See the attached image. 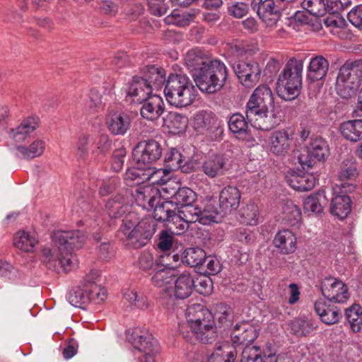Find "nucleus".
<instances>
[{
  "instance_id": "c756f323",
  "label": "nucleus",
  "mask_w": 362,
  "mask_h": 362,
  "mask_svg": "<svg viewBox=\"0 0 362 362\" xmlns=\"http://www.w3.org/2000/svg\"><path fill=\"white\" fill-rule=\"evenodd\" d=\"M329 68L328 61L322 56L311 59L308 69L307 77L311 81L322 79L327 74Z\"/></svg>"
},
{
  "instance_id": "4be33fe9",
  "label": "nucleus",
  "mask_w": 362,
  "mask_h": 362,
  "mask_svg": "<svg viewBox=\"0 0 362 362\" xmlns=\"http://www.w3.org/2000/svg\"><path fill=\"white\" fill-rule=\"evenodd\" d=\"M140 110L141 115L146 119L154 121L158 119L164 111V103L161 97L152 94L146 100Z\"/></svg>"
},
{
  "instance_id": "864d4df0",
  "label": "nucleus",
  "mask_w": 362,
  "mask_h": 362,
  "mask_svg": "<svg viewBox=\"0 0 362 362\" xmlns=\"http://www.w3.org/2000/svg\"><path fill=\"white\" fill-rule=\"evenodd\" d=\"M146 167L138 165V168H132L127 170L125 173L127 182H134L135 185H140L146 182Z\"/></svg>"
},
{
  "instance_id": "1a4fd4ad",
  "label": "nucleus",
  "mask_w": 362,
  "mask_h": 362,
  "mask_svg": "<svg viewBox=\"0 0 362 362\" xmlns=\"http://www.w3.org/2000/svg\"><path fill=\"white\" fill-rule=\"evenodd\" d=\"M46 245L42 249V260L48 269L59 272L71 271L78 266V259L73 254L66 252L63 247L54 244Z\"/></svg>"
},
{
  "instance_id": "f704fd0d",
  "label": "nucleus",
  "mask_w": 362,
  "mask_h": 362,
  "mask_svg": "<svg viewBox=\"0 0 362 362\" xmlns=\"http://www.w3.org/2000/svg\"><path fill=\"white\" fill-rule=\"evenodd\" d=\"M37 243L38 240L35 234L25 230L16 233L13 240L15 247L26 252H33Z\"/></svg>"
},
{
  "instance_id": "6e6552de",
  "label": "nucleus",
  "mask_w": 362,
  "mask_h": 362,
  "mask_svg": "<svg viewBox=\"0 0 362 362\" xmlns=\"http://www.w3.org/2000/svg\"><path fill=\"white\" fill-rule=\"evenodd\" d=\"M358 66L357 62H347L339 69L335 89L340 98L350 99L358 92L361 85V72Z\"/></svg>"
},
{
  "instance_id": "72a5a7b5",
  "label": "nucleus",
  "mask_w": 362,
  "mask_h": 362,
  "mask_svg": "<svg viewBox=\"0 0 362 362\" xmlns=\"http://www.w3.org/2000/svg\"><path fill=\"white\" fill-rule=\"evenodd\" d=\"M37 127V122L33 117H28L21 122L16 128L10 130L9 136L17 142L23 141Z\"/></svg>"
},
{
  "instance_id": "cd10ccee",
  "label": "nucleus",
  "mask_w": 362,
  "mask_h": 362,
  "mask_svg": "<svg viewBox=\"0 0 362 362\" xmlns=\"http://www.w3.org/2000/svg\"><path fill=\"white\" fill-rule=\"evenodd\" d=\"M339 132L347 141L357 142L362 140V119L348 120L341 123Z\"/></svg>"
},
{
  "instance_id": "09e8293b",
  "label": "nucleus",
  "mask_w": 362,
  "mask_h": 362,
  "mask_svg": "<svg viewBox=\"0 0 362 362\" xmlns=\"http://www.w3.org/2000/svg\"><path fill=\"white\" fill-rule=\"evenodd\" d=\"M153 216L154 219L159 221H165L167 223L173 214L175 207L169 199L162 202L156 203L154 206Z\"/></svg>"
},
{
  "instance_id": "4468645a",
  "label": "nucleus",
  "mask_w": 362,
  "mask_h": 362,
  "mask_svg": "<svg viewBox=\"0 0 362 362\" xmlns=\"http://www.w3.org/2000/svg\"><path fill=\"white\" fill-rule=\"evenodd\" d=\"M232 67L241 83L245 87H252L259 81L261 69L256 62H236L232 64Z\"/></svg>"
},
{
  "instance_id": "7c9ffc66",
  "label": "nucleus",
  "mask_w": 362,
  "mask_h": 362,
  "mask_svg": "<svg viewBox=\"0 0 362 362\" xmlns=\"http://www.w3.org/2000/svg\"><path fill=\"white\" fill-rule=\"evenodd\" d=\"M289 185L300 192L309 191L315 185V178L311 174L292 173L287 177Z\"/></svg>"
},
{
  "instance_id": "c03bdc74",
  "label": "nucleus",
  "mask_w": 362,
  "mask_h": 362,
  "mask_svg": "<svg viewBox=\"0 0 362 362\" xmlns=\"http://www.w3.org/2000/svg\"><path fill=\"white\" fill-rule=\"evenodd\" d=\"M216 119L211 112L199 111L194 118V127L197 131L203 132L210 129L215 124Z\"/></svg>"
},
{
  "instance_id": "bf43d9fd",
  "label": "nucleus",
  "mask_w": 362,
  "mask_h": 362,
  "mask_svg": "<svg viewBox=\"0 0 362 362\" xmlns=\"http://www.w3.org/2000/svg\"><path fill=\"white\" fill-rule=\"evenodd\" d=\"M88 286V294L90 296V303H100L107 298V291L104 288L97 284H86Z\"/></svg>"
},
{
  "instance_id": "338daca9",
  "label": "nucleus",
  "mask_w": 362,
  "mask_h": 362,
  "mask_svg": "<svg viewBox=\"0 0 362 362\" xmlns=\"http://www.w3.org/2000/svg\"><path fill=\"white\" fill-rule=\"evenodd\" d=\"M228 11L230 16L240 18L247 13L248 6L243 2H235L228 6Z\"/></svg>"
},
{
  "instance_id": "e433bc0d",
  "label": "nucleus",
  "mask_w": 362,
  "mask_h": 362,
  "mask_svg": "<svg viewBox=\"0 0 362 362\" xmlns=\"http://www.w3.org/2000/svg\"><path fill=\"white\" fill-rule=\"evenodd\" d=\"M330 211L339 219L346 218L351 212V199L347 195L334 197L331 202Z\"/></svg>"
},
{
  "instance_id": "9d476101",
  "label": "nucleus",
  "mask_w": 362,
  "mask_h": 362,
  "mask_svg": "<svg viewBox=\"0 0 362 362\" xmlns=\"http://www.w3.org/2000/svg\"><path fill=\"white\" fill-rule=\"evenodd\" d=\"M126 334L134 348L144 354L140 362H157L158 343L146 329L136 327L128 329Z\"/></svg>"
},
{
  "instance_id": "e2e57ef3",
  "label": "nucleus",
  "mask_w": 362,
  "mask_h": 362,
  "mask_svg": "<svg viewBox=\"0 0 362 362\" xmlns=\"http://www.w3.org/2000/svg\"><path fill=\"white\" fill-rule=\"evenodd\" d=\"M136 264L141 270L151 269L156 264L152 252L149 250L143 251L139 255Z\"/></svg>"
},
{
  "instance_id": "5fc2aeb1",
  "label": "nucleus",
  "mask_w": 362,
  "mask_h": 362,
  "mask_svg": "<svg viewBox=\"0 0 362 362\" xmlns=\"http://www.w3.org/2000/svg\"><path fill=\"white\" fill-rule=\"evenodd\" d=\"M231 308L226 304L220 303L216 307L215 317L218 319L220 324L225 327L230 325L233 320Z\"/></svg>"
},
{
  "instance_id": "f257e3e1",
  "label": "nucleus",
  "mask_w": 362,
  "mask_h": 362,
  "mask_svg": "<svg viewBox=\"0 0 362 362\" xmlns=\"http://www.w3.org/2000/svg\"><path fill=\"white\" fill-rule=\"evenodd\" d=\"M185 60L202 92L214 93L223 86L227 78L226 67L223 63L207 57L198 49L187 52Z\"/></svg>"
},
{
  "instance_id": "5701e85b",
  "label": "nucleus",
  "mask_w": 362,
  "mask_h": 362,
  "mask_svg": "<svg viewBox=\"0 0 362 362\" xmlns=\"http://www.w3.org/2000/svg\"><path fill=\"white\" fill-rule=\"evenodd\" d=\"M292 139V135L288 130L275 131L272 133L269 138V149L276 155H284L289 150Z\"/></svg>"
},
{
  "instance_id": "a18cd8bd",
  "label": "nucleus",
  "mask_w": 362,
  "mask_h": 362,
  "mask_svg": "<svg viewBox=\"0 0 362 362\" xmlns=\"http://www.w3.org/2000/svg\"><path fill=\"white\" fill-rule=\"evenodd\" d=\"M259 209L256 204L250 202L240 209V222L249 226H255L258 223Z\"/></svg>"
},
{
  "instance_id": "4c0bfd02",
  "label": "nucleus",
  "mask_w": 362,
  "mask_h": 362,
  "mask_svg": "<svg viewBox=\"0 0 362 362\" xmlns=\"http://www.w3.org/2000/svg\"><path fill=\"white\" fill-rule=\"evenodd\" d=\"M327 199L324 191H319L316 194L308 197L303 202L305 212L320 214L327 204Z\"/></svg>"
},
{
  "instance_id": "79ce46f5",
  "label": "nucleus",
  "mask_w": 362,
  "mask_h": 362,
  "mask_svg": "<svg viewBox=\"0 0 362 362\" xmlns=\"http://www.w3.org/2000/svg\"><path fill=\"white\" fill-rule=\"evenodd\" d=\"M206 253L202 249L189 247L184 251L182 261L192 267H204V260L206 259Z\"/></svg>"
},
{
  "instance_id": "680f3d73",
  "label": "nucleus",
  "mask_w": 362,
  "mask_h": 362,
  "mask_svg": "<svg viewBox=\"0 0 362 362\" xmlns=\"http://www.w3.org/2000/svg\"><path fill=\"white\" fill-rule=\"evenodd\" d=\"M173 234V232L166 230H163L160 233L158 247L161 251H168L172 248L175 241Z\"/></svg>"
},
{
  "instance_id": "c85d7f7f",
  "label": "nucleus",
  "mask_w": 362,
  "mask_h": 362,
  "mask_svg": "<svg viewBox=\"0 0 362 362\" xmlns=\"http://www.w3.org/2000/svg\"><path fill=\"white\" fill-rule=\"evenodd\" d=\"M130 123V117L125 113L112 114L107 120L109 130L115 135H124L129 129Z\"/></svg>"
},
{
  "instance_id": "6ab92c4d",
  "label": "nucleus",
  "mask_w": 362,
  "mask_h": 362,
  "mask_svg": "<svg viewBox=\"0 0 362 362\" xmlns=\"http://www.w3.org/2000/svg\"><path fill=\"white\" fill-rule=\"evenodd\" d=\"M204 173L210 178L223 175L228 170V159L224 155L214 154L205 158L202 164Z\"/></svg>"
},
{
  "instance_id": "6e6d98bb",
  "label": "nucleus",
  "mask_w": 362,
  "mask_h": 362,
  "mask_svg": "<svg viewBox=\"0 0 362 362\" xmlns=\"http://www.w3.org/2000/svg\"><path fill=\"white\" fill-rule=\"evenodd\" d=\"M184 161L182 155L175 148L168 152L165 158L166 165L170 171L180 168Z\"/></svg>"
},
{
  "instance_id": "3c124183",
  "label": "nucleus",
  "mask_w": 362,
  "mask_h": 362,
  "mask_svg": "<svg viewBox=\"0 0 362 362\" xmlns=\"http://www.w3.org/2000/svg\"><path fill=\"white\" fill-rule=\"evenodd\" d=\"M167 226L174 233L180 234L184 233L189 228V225L185 218L180 216V214L177 211L176 207H175V210Z\"/></svg>"
},
{
  "instance_id": "49530a36",
  "label": "nucleus",
  "mask_w": 362,
  "mask_h": 362,
  "mask_svg": "<svg viewBox=\"0 0 362 362\" xmlns=\"http://www.w3.org/2000/svg\"><path fill=\"white\" fill-rule=\"evenodd\" d=\"M345 315L351 329L354 332L361 331L362 328V308L359 305H354L346 309Z\"/></svg>"
},
{
  "instance_id": "a19ab883",
  "label": "nucleus",
  "mask_w": 362,
  "mask_h": 362,
  "mask_svg": "<svg viewBox=\"0 0 362 362\" xmlns=\"http://www.w3.org/2000/svg\"><path fill=\"white\" fill-rule=\"evenodd\" d=\"M170 170L168 168L146 167V181L151 182L153 185H163V187H165L169 182H174L170 180Z\"/></svg>"
},
{
  "instance_id": "603ef678",
  "label": "nucleus",
  "mask_w": 362,
  "mask_h": 362,
  "mask_svg": "<svg viewBox=\"0 0 362 362\" xmlns=\"http://www.w3.org/2000/svg\"><path fill=\"white\" fill-rule=\"evenodd\" d=\"M165 124L174 131H181L187 127V119L177 113L170 112L164 119Z\"/></svg>"
},
{
  "instance_id": "37998d69",
  "label": "nucleus",
  "mask_w": 362,
  "mask_h": 362,
  "mask_svg": "<svg viewBox=\"0 0 362 362\" xmlns=\"http://www.w3.org/2000/svg\"><path fill=\"white\" fill-rule=\"evenodd\" d=\"M283 218L288 224L294 226L301 219V211L300 208L292 201H286L282 206Z\"/></svg>"
},
{
  "instance_id": "423d86ee",
  "label": "nucleus",
  "mask_w": 362,
  "mask_h": 362,
  "mask_svg": "<svg viewBox=\"0 0 362 362\" xmlns=\"http://www.w3.org/2000/svg\"><path fill=\"white\" fill-rule=\"evenodd\" d=\"M156 231V224L151 218H144L137 222L136 214L129 213L122 220L119 233L126 238L128 245L137 249L149 241Z\"/></svg>"
},
{
  "instance_id": "ea45409f",
  "label": "nucleus",
  "mask_w": 362,
  "mask_h": 362,
  "mask_svg": "<svg viewBox=\"0 0 362 362\" xmlns=\"http://www.w3.org/2000/svg\"><path fill=\"white\" fill-rule=\"evenodd\" d=\"M88 286L86 284L81 285L71 289L68 294L67 299L69 303L77 308H83L90 303V296L88 294Z\"/></svg>"
},
{
  "instance_id": "69168bd1",
  "label": "nucleus",
  "mask_w": 362,
  "mask_h": 362,
  "mask_svg": "<svg viewBox=\"0 0 362 362\" xmlns=\"http://www.w3.org/2000/svg\"><path fill=\"white\" fill-rule=\"evenodd\" d=\"M150 13L156 16H162L167 13L168 6L165 0H150L149 1Z\"/></svg>"
},
{
  "instance_id": "8fccbe9b",
  "label": "nucleus",
  "mask_w": 362,
  "mask_h": 362,
  "mask_svg": "<svg viewBox=\"0 0 362 362\" xmlns=\"http://www.w3.org/2000/svg\"><path fill=\"white\" fill-rule=\"evenodd\" d=\"M302 7L315 16H322L327 11H332L325 0H303Z\"/></svg>"
},
{
  "instance_id": "39448f33",
  "label": "nucleus",
  "mask_w": 362,
  "mask_h": 362,
  "mask_svg": "<svg viewBox=\"0 0 362 362\" xmlns=\"http://www.w3.org/2000/svg\"><path fill=\"white\" fill-rule=\"evenodd\" d=\"M184 310L188 325L196 338L204 344L214 341L217 335L212 313L200 304H194Z\"/></svg>"
},
{
  "instance_id": "f03ea898",
  "label": "nucleus",
  "mask_w": 362,
  "mask_h": 362,
  "mask_svg": "<svg viewBox=\"0 0 362 362\" xmlns=\"http://www.w3.org/2000/svg\"><path fill=\"white\" fill-rule=\"evenodd\" d=\"M246 117L258 129L269 131L280 122L279 108L275 107L270 88L261 85L253 91L246 105Z\"/></svg>"
},
{
  "instance_id": "2f4dec72",
  "label": "nucleus",
  "mask_w": 362,
  "mask_h": 362,
  "mask_svg": "<svg viewBox=\"0 0 362 362\" xmlns=\"http://www.w3.org/2000/svg\"><path fill=\"white\" fill-rule=\"evenodd\" d=\"M123 300L131 310L139 309L144 310L148 308L147 298L134 288L123 290Z\"/></svg>"
},
{
  "instance_id": "0eeeda50",
  "label": "nucleus",
  "mask_w": 362,
  "mask_h": 362,
  "mask_svg": "<svg viewBox=\"0 0 362 362\" xmlns=\"http://www.w3.org/2000/svg\"><path fill=\"white\" fill-rule=\"evenodd\" d=\"M303 63L301 60L291 59L279 76L276 91L285 100H292L300 94L302 85Z\"/></svg>"
},
{
  "instance_id": "4d7b16f0",
  "label": "nucleus",
  "mask_w": 362,
  "mask_h": 362,
  "mask_svg": "<svg viewBox=\"0 0 362 362\" xmlns=\"http://www.w3.org/2000/svg\"><path fill=\"white\" fill-rule=\"evenodd\" d=\"M177 211L180 214L186 221L189 224L196 222H199V207L194 206L192 204L183 206L177 209Z\"/></svg>"
},
{
  "instance_id": "412c9836",
  "label": "nucleus",
  "mask_w": 362,
  "mask_h": 362,
  "mask_svg": "<svg viewBox=\"0 0 362 362\" xmlns=\"http://www.w3.org/2000/svg\"><path fill=\"white\" fill-rule=\"evenodd\" d=\"M240 192L233 186L224 187L220 192L219 206L225 214H230L235 211L240 204Z\"/></svg>"
},
{
  "instance_id": "a878e982",
  "label": "nucleus",
  "mask_w": 362,
  "mask_h": 362,
  "mask_svg": "<svg viewBox=\"0 0 362 362\" xmlns=\"http://www.w3.org/2000/svg\"><path fill=\"white\" fill-rule=\"evenodd\" d=\"M256 337L255 329L248 323L237 324L231 333V340L235 344H247Z\"/></svg>"
},
{
  "instance_id": "052dcab7",
  "label": "nucleus",
  "mask_w": 362,
  "mask_h": 362,
  "mask_svg": "<svg viewBox=\"0 0 362 362\" xmlns=\"http://www.w3.org/2000/svg\"><path fill=\"white\" fill-rule=\"evenodd\" d=\"M241 362H262L260 349L256 346H247L242 352Z\"/></svg>"
},
{
  "instance_id": "774afa93",
  "label": "nucleus",
  "mask_w": 362,
  "mask_h": 362,
  "mask_svg": "<svg viewBox=\"0 0 362 362\" xmlns=\"http://www.w3.org/2000/svg\"><path fill=\"white\" fill-rule=\"evenodd\" d=\"M224 354L216 351L209 357L207 362H234L236 354L233 351H225Z\"/></svg>"
},
{
  "instance_id": "ddd939ff",
  "label": "nucleus",
  "mask_w": 362,
  "mask_h": 362,
  "mask_svg": "<svg viewBox=\"0 0 362 362\" xmlns=\"http://www.w3.org/2000/svg\"><path fill=\"white\" fill-rule=\"evenodd\" d=\"M162 191L166 194V199H169L176 209L180 206H187L192 204L196 199L197 194L188 187H180L175 182H171L167 184L165 187H162Z\"/></svg>"
},
{
  "instance_id": "f8f14e48",
  "label": "nucleus",
  "mask_w": 362,
  "mask_h": 362,
  "mask_svg": "<svg viewBox=\"0 0 362 362\" xmlns=\"http://www.w3.org/2000/svg\"><path fill=\"white\" fill-rule=\"evenodd\" d=\"M329 154L327 141L322 138H315L311 141L308 152L300 154L298 163L303 170H308L317 162L324 160Z\"/></svg>"
},
{
  "instance_id": "dca6fc26",
  "label": "nucleus",
  "mask_w": 362,
  "mask_h": 362,
  "mask_svg": "<svg viewBox=\"0 0 362 362\" xmlns=\"http://www.w3.org/2000/svg\"><path fill=\"white\" fill-rule=\"evenodd\" d=\"M322 293L328 300L333 303H344L349 296L346 286L335 278H325L321 286Z\"/></svg>"
},
{
  "instance_id": "c9c22d12",
  "label": "nucleus",
  "mask_w": 362,
  "mask_h": 362,
  "mask_svg": "<svg viewBox=\"0 0 362 362\" xmlns=\"http://www.w3.org/2000/svg\"><path fill=\"white\" fill-rule=\"evenodd\" d=\"M45 148V143L42 140H35L28 146H17L16 156L23 159H33L40 156Z\"/></svg>"
},
{
  "instance_id": "bb28decb",
  "label": "nucleus",
  "mask_w": 362,
  "mask_h": 362,
  "mask_svg": "<svg viewBox=\"0 0 362 362\" xmlns=\"http://www.w3.org/2000/svg\"><path fill=\"white\" fill-rule=\"evenodd\" d=\"M315 310L321 321L326 325L337 323L341 317L339 310L327 305L324 299H320L315 303Z\"/></svg>"
},
{
  "instance_id": "9b49d317",
  "label": "nucleus",
  "mask_w": 362,
  "mask_h": 362,
  "mask_svg": "<svg viewBox=\"0 0 362 362\" xmlns=\"http://www.w3.org/2000/svg\"><path fill=\"white\" fill-rule=\"evenodd\" d=\"M162 153L161 144L154 139L141 141L133 150L134 160L138 165L144 167L151 166L161 158Z\"/></svg>"
},
{
  "instance_id": "aec40b11",
  "label": "nucleus",
  "mask_w": 362,
  "mask_h": 362,
  "mask_svg": "<svg viewBox=\"0 0 362 362\" xmlns=\"http://www.w3.org/2000/svg\"><path fill=\"white\" fill-rule=\"evenodd\" d=\"M136 202L143 209H153L160 198L158 189L148 185L138 187L134 194Z\"/></svg>"
},
{
  "instance_id": "de8ad7c7",
  "label": "nucleus",
  "mask_w": 362,
  "mask_h": 362,
  "mask_svg": "<svg viewBox=\"0 0 362 362\" xmlns=\"http://www.w3.org/2000/svg\"><path fill=\"white\" fill-rule=\"evenodd\" d=\"M103 105V98L100 92L96 89L90 91L88 97L81 105L86 113H92L98 111Z\"/></svg>"
},
{
  "instance_id": "20e7f679",
  "label": "nucleus",
  "mask_w": 362,
  "mask_h": 362,
  "mask_svg": "<svg viewBox=\"0 0 362 362\" xmlns=\"http://www.w3.org/2000/svg\"><path fill=\"white\" fill-rule=\"evenodd\" d=\"M164 94L172 106L182 108L193 103L197 96L196 87L188 76L182 74H171L165 81Z\"/></svg>"
},
{
  "instance_id": "13d9d810",
  "label": "nucleus",
  "mask_w": 362,
  "mask_h": 362,
  "mask_svg": "<svg viewBox=\"0 0 362 362\" xmlns=\"http://www.w3.org/2000/svg\"><path fill=\"white\" fill-rule=\"evenodd\" d=\"M314 328L315 327L311 321L306 318L296 319L291 322V329L298 335H305Z\"/></svg>"
},
{
  "instance_id": "7ed1b4c3",
  "label": "nucleus",
  "mask_w": 362,
  "mask_h": 362,
  "mask_svg": "<svg viewBox=\"0 0 362 362\" xmlns=\"http://www.w3.org/2000/svg\"><path fill=\"white\" fill-rule=\"evenodd\" d=\"M165 81V71L153 65L146 66L142 76H134L127 88V96L132 102L142 103L153 90L162 88Z\"/></svg>"
},
{
  "instance_id": "393cba45",
  "label": "nucleus",
  "mask_w": 362,
  "mask_h": 362,
  "mask_svg": "<svg viewBox=\"0 0 362 362\" xmlns=\"http://www.w3.org/2000/svg\"><path fill=\"white\" fill-rule=\"evenodd\" d=\"M273 243L280 253L291 254L296 249V237L290 230H282L275 235Z\"/></svg>"
},
{
  "instance_id": "f3484780",
  "label": "nucleus",
  "mask_w": 362,
  "mask_h": 362,
  "mask_svg": "<svg viewBox=\"0 0 362 362\" xmlns=\"http://www.w3.org/2000/svg\"><path fill=\"white\" fill-rule=\"evenodd\" d=\"M252 6L267 27H274L281 18V13L274 0H252Z\"/></svg>"
},
{
  "instance_id": "473e14b6",
  "label": "nucleus",
  "mask_w": 362,
  "mask_h": 362,
  "mask_svg": "<svg viewBox=\"0 0 362 362\" xmlns=\"http://www.w3.org/2000/svg\"><path fill=\"white\" fill-rule=\"evenodd\" d=\"M128 208L127 199L119 194L110 198L105 204V211L111 218L121 217Z\"/></svg>"
},
{
  "instance_id": "0e129e2a",
  "label": "nucleus",
  "mask_w": 362,
  "mask_h": 362,
  "mask_svg": "<svg viewBox=\"0 0 362 362\" xmlns=\"http://www.w3.org/2000/svg\"><path fill=\"white\" fill-rule=\"evenodd\" d=\"M125 156L126 150L124 148L120 147L115 150L111 161V168L114 171L119 172L122 169Z\"/></svg>"
},
{
  "instance_id": "b1692460",
  "label": "nucleus",
  "mask_w": 362,
  "mask_h": 362,
  "mask_svg": "<svg viewBox=\"0 0 362 362\" xmlns=\"http://www.w3.org/2000/svg\"><path fill=\"white\" fill-rule=\"evenodd\" d=\"M163 267L158 268L151 277L152 284L157 287L163 288L167 291L168 285L173 284L178 274V270L169 262L163 264Z\"/></svg>"
},
{
  "instance_id": "a211bd4d",
  "label": "nucleus",
  "mask_w": 362,
  "mask_h": 362,
  "mask_svg": "<svg viewBox=\"0 0 362 362\" xmlns=\"http://www.w3.org/2000/svg\"><path fill=\"white\" fill-rule=\"evenodd\" d=\"M173 284L174 286V298L169 295L170 299L167 303L168 306L174 305L175 298L185 299L188 298L192 293L194 288L196 287L194 284V279L189 272H184L179 273L175 277Z\"/></svg>"
},
{
  "instance_id": "58836bf2",
  "label": "nucleus",
  "mask_w": 362,
  "mask_h": 362,
  "mask_svg": "<svg viewBox=\"0 0 362 362\" xmlns=\"http://www.w3.org/2000/svg\"><path fill=\"white\" fill-rule=\"evenodd\" d=\"M228 127L231 132L240 139H245L249 134V125L245 117L240 113L233 114L228 120Z\"/></svg>"
},
{
  "instance_id": "2eb2a0df",
  "label": "nucleus",
  "mask_w": 362,
  "mask_h": 362,
  "mask_svg": "<svg viewBox=\"0 0 362 362\" xmlns=\"http://www.w3.org/2000/svg\"><path fill=\"white\" fill-rule=\"evenodd\" d=\"M54 244L63 247L66 252L72 253V250L78 249L84 244L86 236L78 230H56L52 235Z\"/></svg>"
}]
</instances>
